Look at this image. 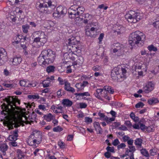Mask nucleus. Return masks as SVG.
I'll return each instance as SVG.
<instances>
[{"label":"nucleus","instance_id":"obj_39","mask_svg":"<svg viewBox=\"0 0 159 159\" xmlns=\"http://www.w3.org/2000/svg\"><path fill=\"white\" fill-rule=\"evenodd\" d=\"M55 67L54 66H51L47 67L46 70L48 73L53 72L54 71Z\"/></svg>","mask_w":159,"mask_h":159},{"label":"nucleus","instance_id":"obj_37","mask_svg":"<svg viewBox=\"0 0 159 159\" xmlns=\"http://www.w3.org/2000/svg\"><path fill=\"white\" fill-rule=\"evenodd\" d=\"M86 34L88 36L93 37L95 36V33H93L90 30H87L85 32Z\"/></svg>","mask_w":159,"mask_h":159},{"label":"nucleus","instance_id":"obj_50","mask_svg":"<svg viewBox=\"0 0 159 159\" xmlns=\"http://www.w3.org/2000/svg\"><path fill=\"white\" fill-rule=\"evenodd\" d=\"M58 145L61 148L63 149L65 148L64 143L61 140L58 141Z\"/></svg>","mask_w":159,"mask_h":159},{"label":"nucleus","instance_id":"obj_29","mask_svg":"<svg viewBox=\"0 0 159 159\" xmlns=\"http://www.w3.org/2000/svg\"><path fill=\"white\" fill-rule=\"evenodd\" d=\"M143 140L140 138H137L134 141V144L137 145L138 147L140 148L142 147V143Z\"/></svg>","mask_w":159,"mask_h":159},{"label":"nucleus","instance_id":"obj_34","mask_svg":"<svg viewBox=\"0 0 159 159\" xmlns=\"http://www.w3.org/2000/svg\"><path fill=\"white\" fill-rule=\"evenodd\" d=\"M30 26L28 24H26L22 26V30L23 32L25 33H27L28 32V29L30 28Z\"/></svg>","mask_w":159,"mask_h":159},{"label":"nucleus","instance_id":"obj_22","mask_svg":"<svg viewBox=\"0 0 159 159\" xmlns=\"http://www.w3.org/2000/svg\"><path fill=\"white\" fill-rule=\"evenodd\" d=\"M62 103L64 105L67 107H70L73 104L72 101L68 99H65L62 100Z\"/></svg>","mask_w":159,"mask_h":159},{"label":"nucleus","instance_id":"obj_44","mask_svg":"<svg viewBox=\"0 0 159 159\" xmlns=\"http://www.w3.org/2000/svg\"><path fill=\"white\" fill-rule=\"evenodd\" d=\"M114 46L116 48L114 49H122L123 48V46L119 43H116L114 44Z\"/></svg>","mask_w":159,"mask_h":159},{"label":"nucleus","instance_id":"obj_30","mask_svg":"<svg viewBox=\"0 0 159 159\" xmlns=\"http://www.w3.org/2000/svg\"><path fill=\"white\" fill-rule=\"evenodd\" d=\"M12 83V81H11L9 82V83H8L7 82L6 83H3L2 85L6 88H12L14 87V84Z\"/></svg>","mask_w":159,"mask_h":159},{"label":"nucleus","instance_id":"obj_14","mask_svg":"<svg viewBox=\"0 0 159 159\" xmlns=\"http://www.w3.org/2000/svg\"><path fill=\"white\" fill-rule=\"evenodd\" d=\"M38 34L39 35L38 37L41 41V43L39 44V46H42L47 42V36L43 32H39Z\"/></svg>","mask_w":159,"mask_h":159},{"label":"nucleus","instance_id":"obj_43","mask_svg":"<svg viewBox=\"0 0 159 159\" xmlns=\"http://www.w3.org/2000/svg\"><path fill=\"white\" fill-rule=\"evenodd\" d=\"M57 80L59 82V84L61 85H62L64 84H65V82L66 81H67L65 80H64L63 79H62V78L60 77H59L58 78Z\"/></svg>","mask_w":159,"mask_h":159},{"label":"nucleus","instance_id":"obj_33","mask_svg":"<svg viewBox=\"0 0 159 159\" xmlns=\"http://www.w3.org/2000/svg\"><path fill=\"white\" fill-rule=\"evenodd\" d=\"M147 48L149 51L156 52L157 50V48L152 44L148 46Z\"/></svg>","mask_w":159,"mask_h":159},{"label":"nucleus","instance_id":"obj_53","mask_svg":"<svg viewBox=\"0 0 159 159\" xmlns=\"http://www.w3.org/2000/svg\"><path fill=\"white\" fill-rule=\"evenodd\" d=\"M79 105L80 108H85L87 107V104L84 102H80L79 104Z\"/></svg>","mask_w":159,"mask_h":159},{"label":"nucleus","instance_id":"obj_4","mask_svg":"<svg viewBox=\"0 0 159 159\" xmlns=\"http://www.w3.org/2000/svg\"><path fill=\"white\" fill-rule=\"evenodd\" d=\"M66 42V44L68 46H72V50L73 51L70 52V54L77 56V54L81 53V51L80 47H78L77 45L78 42L77 41L75 38L72 37L67 40Z\"/></svg>","mask_w":159,"mask_h":159},{"label":"nucleus","instance_id":"obj_47","mask_svg":"<svg viewBox=\"0 0 159 159\" xmlns=\"http://www.w3.org/2000/svg\"><path fill=\"white\" fill-rule=\"evenodd\" d=\"M24 117L25 120L24 123L26 124H31V123H32L31 122V121H30V116H29L28 117L25 116Z\"/></svg>","mask_w":159,"mask_h":159},{"label":"nucleus","instance_id":"obj_45","mask_svg":"<svg viewBox=\"0 0 159 159\" xmlns=\"http://www.w3.org/2000/svg\"><path fill=\"white\" fill-rule=\"evenodd\" d=\"M144 66L145 67V70H146L147 68H146V66L145 64H139V65L138 66H136V69H143V68H142Z\"/></svg>","mask_w":159,"mask_h":159},{"label":"nucleus","instance_id":"obj_8","mask_svg":"<svg viewBox=\"0 0 159 159\" xmlns=\"http://www.w3.org/2000/svg\"><path fill=\"white\" fill-rule=\"evenodd\" d=\"M42 55H43L46 59V61L48 63H51L54 61L56 55L55 52L51 49L44 50L42 52Z\"/></svg>","mask_w":159,"mask_h":159},{"label":"nucleus","instance_id":"obj_60","mask_svg":"<svg viewBox=\"0 0 159 159\" xmlns=\"http://www.w3.org/2000/svg\"><path fill=\"white\" fill-rule=\"evenodd\" d=\"M92 32H93V33H95V36L96 35L97 31L98 30V29L97 27H92L90 30Z\"/></svg>","mask_w":159,"mask_h":159},{"label":"nucleus","instance_id":"obj_27","mask_svg":"<svg viewBox=\"0 0 159 159\" xmlns=\"http://www.w3.org/2000/svg\"><path fill=\"white\" fill-rule=\"evenodd\" d=\"M123 49H113V53H115V55L117 56H120L123 53Z\"/></svg>","mask_w":159,"mask_h":159},{"label":"nucleus","instance_id":"obj_61","mask_svg":"<svg viewBox=\"0 0 159 159\" xmlns=\"http://www.w3.org/2000/svg\"><path fill=\"white\" fill-rule=\"evenodd\" d=\"M77 61L78 63V65H81L83 62V58L82 57H80L77 60Z\"/></svg>","mask_w":159,"mask_h":159},{"label":"nucleus","instance_id":"obj_62","mask_svg":"<svg viewBox=\"0 0 159 159\" xmlns=\"http://www.w3.org/2000/svg\"><path fill=\"white\" fill-rule=\"evenodd\" d=\"M126 146V145L125 144L121 143L117 146V148L118 150H119L120 149L125 148Z\"/></svg>","mask_w":159,"mask_h":159},{"label":"nucleus","instance_id":"obj_3","mask_svg":"<svg viewBox=\"0 0 159 159\" xmlns=\"http://www.w3.org/2000/svg\"><path fill=\"white\" fill-rule=\"evenodd\" d=\"M42 134L39 131L35 130L29 136L27 143L30 146L37 147L42 142Z\"/></svg>","mask_w":159,"mask_h":159},{"label":"nucleus","instance_id":"obj_54","mask_svg":"<svg viewBox=\"0 0 159 159\" xmlns=\"http://www.w3.org/2000/svg\"><path fill=\"white\" fill-rule=\"evenodd\" d=\"M107 150V152H111L114 153L115 152L114 149L113 147H110L109 146H108L106 148Z\"/></svg>","mask_w":159,"mask_h":159},{"label":"nucleus","instance_id":"obj_26","mask_svg":"<svg viewBox=\"0 0 159 159\" xmlns=\"http://www.w3.org/2000/svg\"><path fill=\"white\" fill-rule=\"evenodd\" d=\"M104 90L105 91L108 92L110 93L113 94L114 92V89L111 86L108 85H106L104 86Z\"/></svg>","mask_w":159,"mask_h":159},{"label":"nucleus","instance_id":"obj_21","mask_svg":"<svg viewBox=\"0 0 159 159\" xmlns=\"http://www.w3.org/2000/svg\"><path fill=\"white\" fill-rule=\"evenodd\" d=\"M114 32L117 35L120 34L124 33L125 29L123 27L121 26H117V28L113 30Z\"/></svg>","mask_w":159,"mask_h":159},{"label":"nucleus","instance_id":"obj_24","mask_svg":"<svg viewBox=\"0 0 159 159\" xmlns=\"http://www.w3.org/2000/svg\"><path fill=\"white\" fill-rule=\"evenodd\" d=\"M54 116L51 113L44 115V119L48 122H50L54 118Z\"/></svg>","mask_w":159,"mask_h":159},{"label":"nucleus","instance_id":"obj_23","mask_svg":"<svg viewBox=\"0 0 159 159\" xmlns=\"http://www.w3.org/2000/svg\"><path fill=\"white\" fill-rule=\"evenodd\" d=\"M129 149H127L125 152V155L127 156L129 155V152H131V154H134V152L136 150L134 146H129Z\"/></svg>","mask_w":159,"mask_h":159},{"label":"nucleus","instance_id":"obj_13","mask_svg":"<svg viewBox=\"0 0 159 159\" xmlns=\"http://www.w3.org/2000/svg\"><path fill=\"white\" fill-rule=\"evenodd\" d=\"M5 58H7V52L4 48H0V66L4 64L5 61L3 59Z\"/></svg>","mask_w":159,"mask_h":159},{"label":"nucleus","instance_id":"obj_41","mask_svg":"<svg viewBox=\"0 0 159 159\" xmlns=\"http://www.w3.org/2000/svg\"><path fill=\"white\" fill-rule=\"evenodd\" d=\"M141 153L143 156L146 157H148L149 156V154L148 151L145 149L142 148L141 150Z\"/></svg>","mask_w":159,"mask_h":159},{"label":"nucleus","instance_id":"obj_16","mask_svg":"<svg viewBox=\"0 0 159 159\" xmlns=\"http://www.w3.org/2000/svg\"><path fill=\"white\" fill-rule=\"evenodd\" d=\"M57 11L62 16H64L67 12L66 8L62 6L58 7L57 8Z\"/></svg>","mask_w":159,"mask_h":159},{"label":"nucleus","instance_id":"obj_15","mask_svg":"<svg viewBox=\"0 0 159 159\" xmlns=\"http://www.w3.org/2000/svg\"><path fill=\"white\" fill-rule=\"evenodd\" d=\"M46 59L45 57L42 55L41 53L38 57V61L39 65L43 66V65H46L49 64V63H48V62L46 61Z\"/></svg>","mask_w":159,"mask_h":159},{"label":"nucleus","instance_id":"obj_10","mask_svg":"<svg viewBox=\"0 0 159 159\" xmlns=\"http://www.w3.org/2000/svg\"><path fill=\"white\" fill-rule=\"evenodd\" d=\"M82 18L77 17L75 18V21L77 20L78 19H80L81 20L83 21V22L85 24H87L88 22L92 19L93 17L92 15H91L88 13H85L82 15Z\"/></svg>","mask_w":159,"mask_h":159},{"label":"nucleus","instance_id":"obj_20","mask_svg":"<svg viewBox=\"0 0 159 159\" xmlns=\"http://www.w3.org/2000/svg\"><path fill=\"white\" fill-rule=\"evenodd\" d=\"M8 146L6 143L0 144V151L2 153L4 156L6 155V152L8 148Z\"/></svg>","mask_w":159,"mask_h":159},{"label":"nucleus","instance_id":"obj_48","mask_svg":"<svg viewBox=\"0 0 159 159\" xmlns=\"http://www.w3.org/2000/svg\"><path fill=\"white\" fill-rule=\"evenodd\" d=\"M29 116L30 118V121H31L32 123H33L34 121L36 119V116L35 114H33L31 116Z\"/></svg>","mask_w":159,"mask_h":159},{"label":"nucleus","instance_id":"obj_12","mask_svg":"<svg viewBox=\"0 0 159 159\" xmlns=\"http://www.w3.org/2000/svg\"><path fill=\"white\" fill-rule=\"evenodd\" d=\"M19 83L20 86L24 87H34L36 85V83L33 82L30 83L29 81L25 80H20L19 82Z\"/></svg>","mask_w":159,"mask_h":159},{"label":"nucleus","instance_id":"obj_49","mask_svg":"<svg viewBox=\"0 0 159 159\" xmlns=\"http://www.w3.org/2000/svg\"><path fill=\"white\" fill-rule=\"evenodd\" d=\"M85 122L87 124L91 123H92L93 120L92 118L89 117H86L84 118Z\"/></svg>","mask_w":159,"mask_h":159},{"label":"nucleus","instance_id":"obj_28","mask_svg":"<svg viewBox=\"0 0 159 159\" xmlns=\"http://www.w3.org/2000/svg\"><path fill=\"white\" fill-rule=\"evenodd\" d=\"M148 102L149 104L153 105L158 103L159 101L157 98H153L148 100Z\"/></svg>","mask_w":159,"mask_h":159},{"label":"nucleus","instance_id":"obj_31","mask_svg":"<svg viewBox=\"0 0 159 159\" xmlns=\"http://www.w3.org/2000/svg\"><path fill=\"white\" fill-rule=\"evenodd\" d=\"M51 81L48 80L46 79L43 81L42 84L43 85V87L44 88H46L49 87L51 85Z\"/></svg>","mask_w":159,"mask_h":159},{"label":"nucleus","instance_id":"obj_42","mask_svg":"<svg viewBox=\"0 0 159 159\" xmlns=\"http://www.w3.org/2000/svg\"><path fill=\"white\" fill-rule=\"evenodd\" d=\"M42 150L39 148L36 149L33 152V154L34 156L39 155L40 154V152Z\"/></svg>","mask_w":159,"mask_h":159},{"label":"nucleus","instance_id":"obj_64","mask_svg":"<svg viewBox=\"0 0 159 159\" xmlns=\"http://www.w3.org/2000/svg\"><path fill=\"white\" fill-rule=\"evenodd\" d=\"M147 128V126L142 123L140 124V129L142 130H145Z\"/></svg>","mask_w":159,"mask_h":159},{"label":"nucleus","instance_id":"obj_38","mask_svg":"<svg viewBox=\"0 0 159 159\" xmlns=\"http://www.w3.org/2000/svg\"><path fill=\"white\" fill-rule=\"evenodd\" d=\"M153 25L156 28H159V16L156 19L155 21L153 23Z\"/></svg>","mask_w":159,"mask_h":159},{"label":"nucleus","instance_id":"obj_6","mask_svg":"<svg viewBox=\"0 0 159 159\" xmlns=\"http://www.w3.org/2000/svg\"><path fill=\"white\" fill-rule=\"evenodd\" d=\"M125 18L130 23H135L142 19L140 13L137 11L130 10L125 16Z\"/></svg>","mask_w":159,"mask_h":159},{"label":"nucleus","instance_id":"obj_63","mask_svg":"<svg viewBox=\"0 0 159 159\" xmlns=\"http://www.w3.org/2000/svg\"><path fill=\"white\" fill-rule=\"evenodd\" d=\"M119 143H120V142L119 140L118 139H116L115 140H114L112 142V144L115 146H116Z\"/></svg>","mask_w":159,"mask_h":159},{"label":"nucleus","instance_id":"obj_57","mask_svg":"<svg viewBox=\"0 0 159 159\" xmlns=\"http://www.w3.org/2000/svg\"><path fill=\"white\" fill-rule=\"evenodd\" d=\"M144 105V104L141 102H140L137 103L135 106V107L136 108H139L143 107Z\"/></svg>","mask_w":159,"mask_h":159},{"label":"nucleus","instance_id":"obj_46","mask_svg":"<svg viewBox=\"0 0 159 159\" xmlns=\"http://www.w3.org/2000/svg\"><path fill=\"white\" fill-rule=\"evenodd\" d=\"M146 129L148 132H150L154 131L155 130V128L152 126H150L148 127L147 126Z\"/></svg>","mask_w":159,"mask_h":159},{"label":"nucleus","instance_id":"obj_52","mask_svg":"<svg viewBox=\"0 0 159 159\" xmlns=\"http://www.w3.org/2000/svg\"><path fill=\"white\" fill-rule=\"evenodd\" d=\"M105 119L107 122L108 123L114 121L115 120V118L113 117L109 118L107 117H106Z\"/></svg>","mask_w":159,"mask_h":159},{"label":"nucleus","instance_id":"obj_1","mask_svg":"<svg viewBox=\"0 0 159 159\" xmlns=\"http://www.w3.org/2000/svg\"><path fill=\"white\" fill-rule=\"evenodd\" d=\"M6 103H4L2 106V109L1 114L6 116L18 115L20 113V108L17 106L16 103L20 104V101L16 97L8 96L5 98Z\"/></svg>","mask_w":159,"mask_h":159},{"label":"nucleus","instance_id":"obj_17","mask_svg":"<svg viewBox=\"0 0 159 159\" xmlns=\"http://www.w3.org/2000/svg\"><path fill=\"white\" fill-rule=\"evenodd\" d=\"M64 89L72 93L75 92V89L70 86V84L68 81L65 82Z\"/></svg>","mask_w":159,"mask_h":159},{"label":"nucleus","instance_id":"obj_18","mask_svg":"<svg viewBox=\"0 0 159 159\" xmlns=\"http://www.w3.org/2000/svg\"><path fill=\"white\" fill-rule=\"evenodd\" d=\"M18 159H28L27 156L20 149L16 150Z\"/></svg>","mask_w":159,"mask_h":159},{"label":"nucleus","instance_id":"obj_25","mask_svg":"<svg viewBox=\"0 0 159 159\" xmlns=\"http://www.w3.org/2000/svg\"><path fill=\"white\" fill-rule=\"evenodd\" d=\"M94 127L95 130L98 132L99 134H101L102 132V129L98 122H95L93 123Z\"/></svg>","mask_w":159,"mask_h":159},{"label":"nucleus","instance_id":"obj_59","mask_svg":"<svg viewBox=\"0 0 159 159\" xmlns=\"http://www.w3.org/2000/svg\"><path fill=\"white\" fill-rule=\"evenodd\" d=\"M53 16L54 17L57 18H59L61 16L60 14H59L58 12L57 11V10H56V11L53 14Z\"/></svg>","mask_w":159,"mask_h":159},{"label":"nucleus","instance_id":"obj_40","mask_svg":"<svg viewBox=\"0 0 159 159\" xmlns=\"http://www.w3.org/2000/svg\"><path fill=\"white\" fill-rule=\"evenodd\" d=\"M63 129L59 126L54 127L53 129V131L54 132H60L63 130Z\"/></svg>","mask_w":159,"mask_h":159},{"label":"nucleus","instance_id":"obj_2","mask_svg":"<svg viewBox=\"0 0 159 159\" xmlns=\"http://www.w3.org/2000/svg\"><path fill=\"white\" fill-rule=\"evenodd\" d=\"M145 38L146 36L143 33L139 31H136L130 34L129 42L132 46L135 44L138 46L141 47L143 45Z\"/></svg>","mask_w":159,"mask_h":159},{"label":"nucleus","instance_id":"obj_7","mask_svg":"<svg viewBox=\"0 0 159 159\" xmlns=\"http://www.w3.org/2000/svg\"><path fill=\"white\" fill-rule=\"evenodd\" d=\"M126 70L125 68H121L120 69L115 68L111 72V75L113 79H119L125 78Z\"/></svg>","mask_w":159,"mask_h":159},{"label":"nucleus","instance_id":"obj_32","mask_svg":"<svg viewBox=\"0 0 159 159\" xmlns=\"http://www.w3.org/2000/svg\"><path fill=\"white\" fill-rule=\"evenodd\" d=\"M75 87L77 88L78 92L82 91L84 89V86H83L81 83L76 84L75 85Z\"/></svg>","mask_w":159,"mask_h":159},{"label":"nucleus","instance_id":"obj_19","mask_svg":"<svg viewBox=\"0 0 159 159\" xmlns=\"http://www.w3.org/2000/svg\"><path fill=\"white\" fill-rule=\"evenodd\" d=\"M11 61L12 64L14 66L19 64L22 61V58L20 57L15 56L13 57Z\"/></svg>","mask_w":159,"mask_h":159},{"label":"nucleus","instance_id":"obj_51","mask_svg":"<svg viewBox=\"0 0 159 159\" xmlns=\"http://www.w3.org/2000/svg\"><path fill=\"white\" fill-rule=\"evenodd\" d=\"M28 97L31 99H39V97L38 95H29Z\"/></svg>","mask_w":159,"mask_h":159},{"label":"nucleus","instance_id":"obj_35","mask_svg":"<svg viewBox=\"0 0 159 159\" xmlns=\"http://www.w3.org/2000/svg\"><path fill=\"white\" fill-rule=\"evenodd\" d=\"M76 96V97L77 96H90L89 93L88 92H85L83 93H76L74 94Z\"/></svg>","mask_w":159,"mask_h":159},{"label":"nucleus","instance_id":"obj_55","mask_svg":"<svg viewBox=\"0 0 159 159\" xmlns=\"http://www.w3.org/2000/svg\"><path fill=\"white\" fill-rule=\"evenodd\" d=\"M92 70L94 71H99L101 69L100 66H93L92 68Z\"/></svg>","mask_w":159,"mask_h":159},{"label":"nucleus","instance_id":"obj_9","mask_svg":"<svg viewBox=\"0 0 159 159\" xmlns=\"http://www.w3.org/2000/svg\"><path fill=\"white\" fill-rule=\"evenodd\" d=\"M52 2L50 0H48L47 2H45L42 3L38 2L37 3V4L39 5L38 9L41 13H49V11L48 9V7L55 8L54 6L52 5Z\"/></svg>","mask_w":159,"mask_h":159},{"label":"nucleus","instance_id":"obj_56","mask_svg":"<svg viewBox=\"0 0 159 159\" xmlns=\"http://www.w3.org/2000/svg\"><path fill=\"white\" fill-rule=\"evenodd\" d=\"M51 109L53 112L55 113H58L61 112L60 111H58L56 109L57 107L54 105L52 106L51 107Z\"/></svg>","mask_w":159,"mask_h":159},{"label":"nucleus","instance_id":"obj_36","mask_svg":"<svg viewBox=\"0 0 159 159\" xmlns=\"http://www.w3.org/2000/svg\"><path fill=\"white\" fill-rule=\"evenodd\" d=\"M130 117L135 122H137L139 120L138 117L135 116L134 113L132 112L130 114Z\"/></svg>","mask_w":159,"mask_h":159},{"label":"nucleus","instance_id":"obj_11","mask_svg":"<svg viewBox=\"0 0 159 159\" xmlns=\"http://www.w3.org/2000/svg\"><path fill=\"white\" fill-rule=\"evenodd\" d=\"M154 88V84L152 81L147 83L143 87V92L148 93L151 92Z\"/></svg>","mask_w":159,"mask_h":159},{"label":"nucleus","instance_id":"obj_58","mask_svg":"<svg viewBox=\"0 0 159 159\" xmlns=\"http://www.w3.org/2000/svg\"><path fill=\"white\" fill-rule=\"evenodd\" d=\"M108 8V7L107 6H105L104 4H101L98 6V9H103L104 10H107Z\"/></svg>","mask_w":159,"mask_h":159},{"label":"nucleus","instance_id":"obj_5","mask_svg":"<svg viewBox=\"0 0 159 159\" xmlns=\"http://www.w3.org/2000/svg\"><path fill=\"white\" fill-rule=\"evenodd\" d=\"M85 9L82 6H79L75 5L70 7L68 10L69 17L71 19L75 18L76 16H79L82 14Z\"/></svg>","mask_w":159,"mask_h":159}]
</instances>
